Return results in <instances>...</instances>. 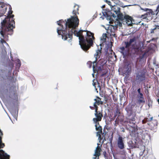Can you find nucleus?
Masks as SVG:
<instances>
[{
    "label": "nucleus",
    "mask_w": 159,
    "mask_h": 159,
    "mask_svg": "<svg viewBox=\"0 0 159 159\" xmlns=\"http://www.w3.org/2000/svg\"><path fill=\"white\" fill-rule=\"evenodd\" d=\"M63 23L66 26H68L69 28H72L73 29L72 33L75 36L79 37V44L82 49L84 51L88 49L93 42L94 38L93 34L89 31H83L81 30L77 31L73 29L77 27L79 24V20L77 16L71 17L67 20L65 23L62 20L57 21V24L60 26L57 29L58 34L61 35L63 39L65 40H67L69 42L71 41L72 36L70 34H66V32L62 27Z\"/></svg>",
    "instance_id": "obj_1"
},
{
    "label": "nucleus",
    "mask_w": 159,
    "mask_h": 159,
    "mask_svg": "<svg viewBox=\"0 0 159 159\" xmlns=\"http://www.w3.org/2000/svg\"><path fill=\"white\" fill-rule=\"evenodd\" d=\"M94 100L95 102L94 103V106L96 107L95 113L96 117L93 118V120L94 123H95V126L96 130L98 131V132H99V133H101L102 129L101 126L99 125V123H97V122L101 120L102 115V113L97 111V106L99 104H102V102L101 101L100 98L98 97H97Z\"/></svg>",
    "instance_id": "obj_2"
},
{
    "label": "nucleus",
    "mask_w": 159,
    "mask_h": 159,
    "mask_svg": "<svg viewBox=\"0 0 159 159\" xmlns=\"http://www.w3.org/2000/svg\"><path fill=\"white\" fill-rule=\"evenodd\" d=\"M13 16V15H10L7 18L4 19L1 23L2 27H3L6 25L8 31L12 30L15 27V22Z\"/></svg>",
    "instance_id": "obj_3"
},
{
    "label": "nucleus",
    "mask_w": 159,
    "mask_h": 159,
    "mask_svg": "<svg viewBox=\"0 0 159 159\" xmlns=\"http://www.w3.org/2000/svg\"><path fill=\"white\" fill-rule=\"evenodd\" d=\"M104 1L110 6L111 10L113 11L116 14H119L120 11V8L116 4L118 2V0H111L112 2L107 0H104Z\"/></svg>",
    "instance_id": "obj_4"
},
{
    "label": "nucleus",
    "mask_w": 159,
    "mask_h": 159,
    "mask_svg": "<svg viewBox=\"0 0 159 159\" xmlns=\"http://www.w3.org/2000/svg\"><path fill=\"white\" fill-rule=\"evenodd\" d=\"M2 133L0 130V148H2L4 146V144L2 143L1 136L2 135ZM9 156L2 150H0V159H9Z\"/></svg>",
    "instance_id": "obj_5"
},
{
    "label": "nucleus",
    "mask_w": 159,
    "mask_h": 159,
    "mask_svg": "<svg viewBox=\"0 0 159 159\" xmlns=\"http://www.w3.org/2000/svg\"><path fill=\"white\" fill-rule=\"evenodd\" d=\"M140 9L141 10H144L145 11H148V12L146 13V14L144 15H142L141 16V18H142L143 19L145 20L147 22H148V18L151 19V18H149L150 17H151V14L152 15V10L149 9L148 8H146L144 9L142 7H140Z\"/></svg>",
    "instance_id": "obj_6"
},
{
    "label": "nucleus",
    "mask_w": 159,
    "mask_h": 159,
    "mask_svg": "<svg viewBox=\"0 0 159 159\" xmlns=\"http://www.w3.org/2000/svg\"><path fill=\"white\" fill-rule=\"evenodd\" d=\"M98 146L94 150V153L93 154V159H99V157L100 155V152L101 151V147L99 146L98 143H97Z\"/></svg>",
    "instance_id": "obj_7"
},
{
    "label": "nucleus",
    "mask_w": 159,
    "mask_h": 159,
    "mask_svg": "<svg viewBox=\"0 0 159 159\" xmlns=\"http://www.w3.org/2000/svg\"><path fill=\"white\" fill-rule=\"evenodd\" d=\"M124 138L120 136H119L117 141L118 147L120 149H123L124 147V144L123 143Z\"/></svg>",
    "instance_id": "obj_8"
},
{
    "label": "nucleus",
    "mask_w": 159,
    "mask_h": 159,
    "mask_svg": "<svg viewBox=\"0 0 159 159\" xmlns=\"http://www.w3.org/2000/svg\"><path fill=\"white\" fill-rule=\"evenodd\" d=\"M138 100L139 103H144L145 102V100L144 98L142 93H140L138 95Z\"/></svg>",
    "instance_id": "obj_9"
},
{
    "label": "nucleus",
    "mask_w": 159,
    "mask_h": 159,
    "mask_svg": "<svg viewBox=\"0 0 159 159\" xmlns=\"http://www.w3.org/2000/svg\"><path fill=\"white\" fill-rule=\"evenodd\" d=\"M126 23L128 25L131 26L133 24L132 18L129 16H126Z\"/></svg>",
    "instance_id": "obj_10"
},
{
    "label": "nucleus",
    "mask_w": 159,
    "mask_h": 159,
    "mask_svg": "<svg viewBox=\"0 0 159 159\" xmlns=\"http://www.w3.org/2000/svg\"><path fill=\"white\" fill-rule=\"evenodd\" d=\"M93 85L94 87L95 90L97 91V92H98V91H97L98 89L97 88H99V89H100V87L98 83L97 82V80H95V79H93Z\"/></svg>",
    "instance_id": "obj_11"
},
{
    "label": "nucleus",
    "mask_w": 159,
    "mask_h": 159,
    "mask_svg": "<svg viewBox=\"0 0 159 159\" xmlns=\"http://www.w3.org/2000/svg\"><path fill=\"white\" fill-rule=\"evenodd\" d=\"M101 54V51L100 50H97L96 51V53L94 54L95 61H94L96 63V61L99 58Z\"/></svg>",
    "instance_id": "obj_12"
},
{
    "label": "nucleus",
    "mask_w": 159,
    "mask_h": 159,
    "mask_svg": "<svg viewBox=\"0 0 159 159\" xmlns=\"http://www.w3.org/2000/svg\"><path fill=\"white\" fill-rule=\"evenodd\" d=\"M113 28L112 25H108V27H107L105 29L107 30V32L110 34H111L112 32V29Z\"/></svg>",
    "instance_id": "obj_13"
},
{
    "label": "nucleus",
    "mask_w": 159,
    "mask_h": 159,
    "mask_svg": "<svg viewBox=\"0 0 159 159\" xmlns=\"http://www.w3.org/2000/svg\"><path fill=\"white\" fill-rule=\"evenodd\" d=\"M74 9L73 10V14H75V15H76L77 14H78V10L79 8V7L77 5H75L74 7Z\"/></svg>",
    "instance_id": "obj_14"
},
{
    "label": "nucleus",
    "mask_w": 159,
    "mask_h": 159,
    "mask_svg": "<svg viewBox=\"0 0 159 159\" xmlns=\"http://www.w3.org/2000/svg\"><path fill=\"white\" fill-rule=\"evenodd\" d=\"M107 37V35L106 34H103L101 38V40L103 42L105 41L106 38Z\"/></svg>",
    "instance_id": "obj_15"
},
{
    "label": "nucleus",
    "mask_w": 159,
    "mask_h": 159,
    "mask_svg": "<svg viewBox=\"0 0 159 159\" xmlns=\"http://www.w3.org/2000/svg\"><path fill=\"white\" fill-rule=\"evenodd\" d=\"M93 73H92V75L93 77H94V73H95V66H96V63L95 61H93Z\"/></svg>",
    "instance_id": "obj_16"
},
{
    "label": "nucleus",
    "mask_w": 159,
    "mask_h": 159,
    "mask_svg": "<svg viewBox=\"0 0 159 159\" xmlns=\"http://www.w3.org/2000/svg\"><path fill=\"white\" fill-rule=\"evenodd\" d=\"M101 133H99V132H97L96 133L97 136L98 137V140L99 141V142H100V140L101 139V135L100 134Z\"/></svg>",
    "instance_id": "obj_17"
},
{
    "label": "nucleus",
    "mask_w": 159,
    "mask_h": 159,
    "mask_svg": "<svg viewBox=\"0 0 159 159\" xmlns=\"http://www.w3.org/2000/svg\"><path fill=\"white\" fill-rule=\"evenodd\" d=\"M135 39L134 38L130 39L129 42V44H131L133 42L135 41Z\"/></svg>",
    "instance_id": "obj_18"
},
{
    "label": "nucleus",
    "mask_w": 159,
    "mask_h": 159,
    "mask_svg": "<svg viewBox=\"0 0 159 159\" xmlns=\"http://www.w3.org/2000/svg\"><path fill=\"white\" fill-rule=\"evenodd\" d=\"M125 44L126 45V48L129 47L130 44H129V43L128 42H125Z\"/></svg>",
    "instance_id": "obj_19"
},
{
    "label": "nucleus",
    "mask_w": 159,
    "mask_h": 159,
    "mask_svg": "<svg viewBox=\"0 0 159 159\" xmlns=\"http://www.w3.org/2000/svg\"><path fill=\"white\" fill-rule=\"evenodd\" d=\"M0 34L2 37H3L4 35V33L2 31V30H0Z\"/></svg>",
    "instance_id": "obj_20"
},
{
    "label": "nucleus",
    "mask_w": 159,
    "mask_h": 159,
    "mask_svg": "<svg viewBox=\"0 0 159 159\" xmlns=\"http://www.w3.org/2000/svg\"><path fill=\"white\" fill-rule=\"evenodd\" d=\"M1 42L2 44L5 43L6 44V45H7V43H6V42L3 40L2 38H1Z\"/></svg>",
    "instance_id": "obj_21"
},
{
    "label": "nucleus",
    "mask_w": 159,
    "mask_h": 159,
    "mask_svg": "<svg viewBox=\"0 0 159 159\" xmlns=\"http://www.w3.org/2000/svg\"><path fill=\"white\" fill-rule=\"evenodd\" d=\"M120 49L121 51V53H123V54H124V53L122 52L125 49V48L124 47H121L120 48Z\"/></svg>",
    "instance_id": "obj_22"
},
{
    "label": "nucleus",
    "mask_w": 159,
    "mask_h": 159,
    "mask_svg": "<svg viewBox=\"0 0 159 159\" xmlns=\"http://www.w3.org/2000/svg\"><path fill=\"white\" fill-rule=\"evenodd\" d=\"M156 72L157 75L159 76V69L158 68L156 70Z\"/></svg>",
    "instance_id": "obj_23"
},
{
    "label": "nucleus",
    "mask_w": 159,
    "mask_h": 159,
    "mask_svg": "<svg viewBox=\"0 0 159 159\" xmlns=\"http://www.w3.org/2000/svg\"><path fill=\"white\" fill-rule=\"evenodd\" d=\"M110 16H112V17H116V15L113 14H111L110 15Z\"/></svg>",
    "instance_id": "obj_24"
},
{
    "label": "nucleus",
    "mask_w": 159,
    "mask_h": 159,
    "mask_svg": "<svg viewBox=\"0 0 159 159\" xmlns=\"http://www.w3.org/2000/svg\"><path fill=\"white\" fill-rule=\"evenodd\" d=\"M140 89H138V92L139 93V94H140V93H141L140 92Z\"/></svg>",
    "instance_id": "obj_25"
},
{
    "label": "nucleus",
    "mask_w": 159,
    "mask_h": 159,
    "mask_svg": "<svg viewBox=\"0 0 159 159\" xmlns=\"http://www.w3.org/2000/svg\"><path fill=\"white\" fill-rule=\"evenodd\" d=\"M156 28H155L154 29H152L151 31V33H153L154 32V30L156 29Z\"/></svg>",
    "instance_id": "obj_26"
},
{
    "label": "nucleus",
    "mask_w": 159,
    "mask_h": 159,
    "mask_svg": "<svg viewBox=\"0 0 159 159\" xmlns=\"http://www.w3.org/2000/svg\"><path fill=\"white\" fill-rule=\"evenodd\" d=\"M157 11H159V5L157 7Z\"/></svg>",
    "instance_id": "obj_27"
},
{
    "label": "nucleus",
    "mask_w": 159,
    "mask_h": 159,
    "mask_svg": "<svg viewBox=\"0 0 159 159\" xmlns=\"http://www.w3.org/2000/svg\"><path fill=\"white\" fill-rule=\"evenodd\" d=\"M2 8V5H0V11L1 10V8Z\"/></svg>",
    "instance_id": "obj_28"
},
{
    "label": "nucleus",
    "mask_w": 159,
    "mask_h": 159,
    "mask_svg": "<svg viewBox=\"0 0 159 159\" xmlns=\"http://www.w3.org/2000/svg\"><path fill=\"white\" fill-rule=\"evenodd\" d=\"M105 7V5H103V6H102V8H104V7Z\"/></svg>",
    "instance_id": "obj_29"
},
{
    "label": "nucleus",
    "mask_w": 159,
    "mask_h": 159,
    "mask_svg": "<svg viewBox=\"0 0 159 159\" xmlns=\"http://www.w3.org/2000/svg\"><path fill=\"white\" fill-rule=\"evenodd\" d=\"M12 14V12L11 11H10L9 12V14Z\"/></svg>",
    "instance_id": "obj_30"
},
{
    "label": "nucleus",
    "mask_w": 159,
    "mask_h": 159,
    "mask_svg": "<svg viewBox=\"0 0 159 159\" xmlns=\"http://www.w3.org/2000/svg\"><path fill=\"white\" fill-rule=\"evenodd\" d=\"M156 68H157V67H158V65H156Z\"/></svg>",
    "instance_id": "obj_31"
},
{
    "label": "nucleus",
    "mask_w": 159,
    "mask_h": 159,
    "mask_svg": "<svg viewBox=\"0 0 159 159\" xmlns=\"http://www.w3.org/2000/svg\"><path fill=\"white\" fill-rule=\"evenodd\" d=\"M153 64L154 65H156L155 62H153Z\"/></svg>",
    "instance_id": "obj_32"
},
{
    "label": "nucleus",
    "mask_w": 159,
    "mask_h": 159,
    "mask_svg": "<svg viewBox=\"0 0 159 159\" xmlns=\"http://www.w3.org/2000/svg\"><path fill=\"white\" fill-rule=\"evenodd\" d=\"M157 101L159 103V99H158L157 100Z\"/></svg>",
    "instance_id": "obj_33"
}]
</instances>
